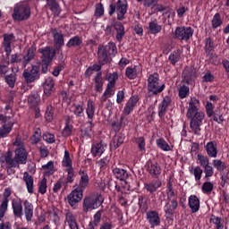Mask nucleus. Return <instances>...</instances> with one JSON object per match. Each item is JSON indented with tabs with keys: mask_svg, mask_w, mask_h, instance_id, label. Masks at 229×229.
I'll return each instance as SVG.
<instances>
[{
	"mask_svg": "<svg viewBox=\"0 0 229 229\" xmlns=\"http://www.w3.org/2000/svg\"><path fill=\"white\" fill-rule=\"evenodd\" d=\"M62 167L64 169H71L72 167V159H71V154L69 150L64 151V155L62 159Z\"/></svg>",
	"mask_w": 229,
	"mask_h": 229,
	"instance_id": "nucleus-39",
	"label": "nucleus"
},
{
	"mask_svg": "<svg viewBox=\"0 0 229 229\" xmlns=\"http://www.w3.org/2000/svg\"><path fill=\"white\" fill-rule=\"evenodd\" d=\"M188 207L191 214H196L197 212H199V208L201 207L199 198H198V196L196 195H191L188 198Z\"/></svg>",
	"mask_w": 229,
	"mask_h": 229,
	"instance_id": "nucleus-15",
	"label": "nucleus"
},
{
	"mask_svg": "<svg viewBox=\"0 0 229 229\" xmlns=\"http://www.w3.org/2000/svg\"><path fill=\"white\" fill-rule=\"evenodd\" d=\"M106 149V145L103 141L95 142L91 146V155L96 158V157H101Z\"/></svg>",
	"mask_w": 229,
	"mask_h": 229,
	"instance_id": "nucleus-18",
	"label": "nucleus"
},
{
	"mask_svg": "<svg viewBox=\"0 0 229 229\" xmlns=\"http://www.w3.org/2000/svg\"><path fill=\"white\" fill-rule=\"evenodd\" d=\"M83 191L84 190L76 188L68 195L67 199L71 207H74V205L81 201V198H83Z\"/></svg>",
	"mask_w": 229,
	"mask_h": 229,
	"instance_id": "nucleus-10",
	"label": "nucleus"
},
{
	"mask_svg": "<svg viewBox=\"0 0 229 229\" xmlns=\"http://www.w3.org/2000/svg\"><path fill=\"white\" fill-rule=\"evenodd\" d=\"M31 17V8L24 2H19L14 4L12 18L13 21L22 22Z\"/></svg>",
	"mask_w": 229,
	"mask_h": 229,
	"instance_id": "nucleus-3",
	"label": "nucleus"
},
{
	"mask_svg": "<svg viewBox=\"0 0 229 229\" xmlns=\"http://www.w3.org/2000/svg\"><path fill=\"white\" fill-rule=\"evenodd\" d=\"M171 105V98L165 97L162 102L158 105V117L162 119L164 115H165V112H167V107Z\"/></svg>",
	"mask_w": 229,
	"mask_h": 229,
	"instance_id": "nucleus-24",
	"label": "nucleus"
},
{
	"mask_svg": "<svg viewBox=\"0 0 229 229\" xmlns=\"http://www.w3.org/2000/svg\"><path fill=\"white\" fill-rule=\"evenodd\" d=\"M148 30L150 35H158V33L162 31V25L158 24L157 19H152V21L148 22Z\"/></svg>",
	"mask_w": 229,
	"mask_h": 229,
	"instance_id": "nucleus-28",
	"label": "nucleus"
},
{
	"mask_svg": "<svg viewBox=\"0 0 229 229\" xmlns=\"http://www.w3.org/2000/svg\"><path fill=\"white\" fill-rule=\"evenodd\" d=\"M189 173L191 174V176H194L195 182H199L201 180V176L203 175V169L199 165H191L189 167Z\"/></svg>",
	"mask_w": 229,
	"mask_h": 229,
	"instance_id": "nucleus-32",
	"label": "nucleus"
},
{
	"mask_svg": "<svg viewBox=\"0 0 229 229\" xmlns=\"http://www.w3.org/2000/svg\"><path fill=\"white\" fill-rule=\"evenodd\" d=\"M24 214L26 220L28 222L31 221L33 218V204L30 203L28 200L24 201Z\"/></svg>",
	"mask_w": 229,
	"mask_h": 229,
	"instance_id": "nucleus-36",
	"label": "nucleus"
},
{
	"mask_svg": "<svg viewBox=\"0 0 229 229\" xmlns=\"http://www.w3.org/2000/svg\"><path fill=\"white\" fill-rule=\"evenodd\" d=\"M55 92V81L53 78L48 77L44 83V94L46 96H51Z\"/></svg>",
	"mask_w": 229,
	"mask_h": 229,
	"instance_id": "nucleus-29",
	"label": "nucleus"
},
{
	"mask_svg": "<svg viewBox=\"0 0 229 229\" xmlns=\"http://www.w3.org/2000/svg\"><path fill=\"white\" fill-rule=\"evenodd\" d=\"M22 76L26 83H33L40 79V68L38 65H32L30 71L27 69L23 71Z\"/></svg>",
	"mask_w": 229,
	"mask_h": 229,
	"instance_id": "nucleus-8",
	"label": "nucleus"
},
{
	"mask_svg": "<svg viewBox=\"0 0 229 229\" xmlns=\"http://www.w3.org/2000/svg\"><path fill=\"white\" fill-rule=\"evenodd\" d=\"M45 176H51L55 173V162L49 161L47 164L42 165Z\"/></svg>",
	"mask_w": 229,
	"mask_h": 229,
	"instance_id": "nucleus-46",
	"label": "nucleus"
},
{
	"mask_svg": "<svg viewBox=\"0 0 229 229\" xmlns=\"http://www.w3.org/2000/svg\"><path fill=\"white\" fill-rule=\"evenodd\" d=\"M147 221L149 223L150 226H160V216L157 211L147 212Z\"/></svg>",
	"mask_w": 229,
	"mask_h": 229,
	"instance_id": "nucleus-21",
	"label": "nucleus"
},
{
	"mask_svg": "<svg viewBox=\"0 0 229 229\" xmlns=\"http://www.w3.org/2000/svg\"><path fill=\"white\" fill-rule=\"evenodd\" d=\"M137 103H139V97L137 96L131 97L123 108L124 115H130V114L133 112V109L135 108V106H137Z\"/></svg>",
	"mask_w": 229,
	"mask_h": 229,
	"instance_id": "nucleus-19",
	"label": "nucleus"
},
{
	"mask_svg": "<svg viewBox=\"0 0 229 229\" xmlns=\"http://www.w3.org/2000/svg\"><path fill=\"white\" fill-rule=\"evenodd\" d=\"M43 140L47 142V144H54L55 138V134H51L49 132H46L43 134Z\"/></svg>",
	"mask_w": 229,
	"mask_h": 229,
	"instance_id": "nucleus-64",
	"label": "nucleus"
},
{
	"mask_svg": "<svg viewBox=\"0 0 229 229\" xmlns=\"http://www.w3.org/2000/svg\"><path fill=\"white\" fill-rule=\"evenodd\" d=\"M41 137H42V132L40 131V129H37L31 137V143L38 144V142H40Z\"/></svg>",
	"mask_w": 229,
	"mask_h": 229,
	"instance_id": "nucleus-60",
	"label": "nucleus"
},
{
	"mask_svg": "<svg viewBox=\"0 0 229 229\" xmlns=\"http://www.w3.org/2000/svg\"><path fill=\"white\" fill-rule=\"evenodd\" d=\"M204 149L209 158H217L219 150L217 149V141L211 140L204 146Z\"/></svg>",
	"mask_w": 229,
	"mask_h": 229,
	"instance_id": "nucleus-12",
	"label": "nucleus"
},
{
	"mask_svg": "<svg viewBox=\"0 0 229 229\" xmlns=\"http://www.w3.org/2000/svg\"><path fill=\"white\" fill-rule=\"evenodd\" d=\"M98 58L100 65H106V64H108L110 58L108 57V54L105 51V46H98Z\"/></svg>",
	"mask_w": 229,
	"mask_h": 229,
	"instance_id": "nucleus-23",
	"label": "nucleus"
},
{
	"mask_svg": "<svg viewBox=\"0 0 229 229\" xmlns=\"http://www.w3.org/2000/svg\"><path fill=\"white\" fill-rule=\"evenodd\" d=\"M83 44V39L80 36L71 38L66 43V47H80Z\"/></svg>",
	"mask_w": 229,
	"mask_h": 229,
	"instance_id": "nucleus-40",
	"label": "nucleus"
},
{
	"mask_svg": "<svg viewBox=\"0 0 229 229\" xmlns=\"http://www.w3.org/2000/svg\"><path fill=\"white\" fill-rule=\"evenodd\" d=\"M47 5L49 7V10H51L54 13V15L55 17H58L62 13L60 4L56 3V0H47Z\"/></svg>",
	"mask_w": 229,
	"mask_h": 229,
	"instance_id": "nucleus-34",
	"label": "nucleus"
},
{
	"mask_svg": "<svg viewBox=\"0 0 229 229\" xmlns=\"http://www.w3.org/2000/svg\"><path fill=\"white\" fill-rule=\"evenodd\" d=\"M156 144L159 149L162 151H171L173 148H171V146L165 141L164 139H158L156 140Z\"/></svg>",
	"mask_w": 229,
	"mask_h": 229,
	"instance_id": "nucleus-47",
	"label": "nucleus"
},
{
	"mask_svg": "<svg viewBox=\"0 0 229 229\" xmlns=\"http://www.w3.org/2000/svg\"><path fill=\"white\" fill-rule=\"evenodd\" d=\"M212 116H213V121H215V123H217L218 124H221L225 121L223 114H221L219 111L213 112Z\"/></svg>",
	"mask_w": 229,
	"mask_h": 229,
	"instance_id": "nucleus-63",
	"label": "nucleus"
},
{
	"mask_svg": "<svg viewBox=\"0 0 229 229\" xmlns=\"http://www.w3.org/2000/svg\"><path fill=\"white\" fill-rule=\"evenodd\" d=\"M104 49L109 55V56H115L117 55V46L112 41L106 46H104Z\"/></svg>",
	"mask_w": 229,
	"mask_h": 229,
	"instance_id": "nucleus-44",
	"label": "nucleus"
},
{
	"mask_svg": "<svg viewBox=\"0 0 229 229\" xmlns=\"http://www.w3.org/2000/svg\"><path fill=\"white\" fill-rule=\"evenodd\" d=\"M54 114H55V109L53 108V106H48L47 107V112L45 114L46 121H47L48 123H51Z\"/></svg>",
	"mask_w": 229,
	"mask_h": 229,
	"instance_id": "nucleus-61",
	"label": "nucleus"
},
{
	"mask_svg": "<svg viewBox=\"0 0 229 229\" xmlns=\"http://www.w3.org/2000/svg\"><path fill=\"white\" fill-rule=\"evenodd\" d=\"M140 73V65H134L130 66L125 69V75L129 80H135Z\"/></svg>",
	"mask_w": 229,
	"mask_h": 229,
	"instance_id": "nucleus-26",
	"label": "nucleus"
},
{
	"mask_svg": "<svg viewBox=\"0 0 229 229\" xmlns=\"http://www.w3.org/2000/svg\"><path fill=\"white\" fill-rule=\"evenodd\" d=\"M146 165L147 171L148 173H149L152 178H158L162 174V168L160 167V165H158V163H153L151 161H148Z\"/></svg>",
	"mask_w": 229,
	"mask_h": 229,
	"instance_id": "nucleus-16",
	"label": "nucleus"
},
{
	"mask_svg": "<svg viewBox=\"0 0 229 229\" xmlns=\"http://www.w3.org/2000/svg\"><path fill=\"white\" fill-rule=\"evenodd\" d=\"M15 159L19 164L24 165L28 162V152L24 147H19L15 149Z\"/></svg>",
	"mask_w": 229,
	"mask_h": 229,
	"instance_id": "nucleus-20",
	"label": "nucleus"
},
{
	"mask_svg": "<svg viewBox=\"0 0 229 229\" xmlns=\"http://www.w3.org/2000/svg\"><path fill=\"white\" fill-rule=\"evenodd\" d=\"M4 162L7 165V167H19V161L15 158H13V155L12 154V151H7L4 156Z\"/></svg>",
	"mask_w": 229,
	"mask_h": 229,
	"instance_id": "nucleus-31",
	"label": "nucleus"
},
{
	"mask_svg": "<svg viewBox=\"0 0 229 229\" xmlns=\"http://www.w3.org/2000/svg\"><path fill=\"white\" fill-rule=\"evenodd\" d=\"M197 163L200 165V167H205L210 164V160L207 156H204L203 154H198Z\"/></svg>",
	"mask_w": 229,
	"mask_h": 229,
	"instance_id": "nucleus-51",
	"label": "nucleus"
},
{
	"mask_svg": "<svg viewBox=\"0 0 229 229\" xmlns=\"http://www.w3.org/2000/svg\"><path fill=\"white\" fill-rule=\"evenodd\" d=\"M51 33L54 38V47L55 49H56V51H60V49H62V47H64V46L65 45L64 34L62 33V30L57 29H53Z\"/></svg>",
	"mask_w": 229,
	"mask_h": 229,
	"instance_id": "nucleus-9",
	"label": "nucleus"
},
{
	"mask_svg": "<svg viewBox=\"0 0 229 229\" xmlns=\"http://www.w3.org/2000/svg\"><path fill=\"white\" fill-rule=\"evenodd\" d=\"M71 112L76 115V117H83L85 115V107L83 104L74 103L72 105Z\"/></svg>",
	"mask_w": 229,
	"mask_h": 229,
	"instance_id": "nucleus-33",
	"label": "nucleus"
},
{
	"mask_svg": "<svg viewBox=\"0 0 229 229\" xmlns=\"http://www.w3.org/2000/svg\"><path fill=\"white\" fill-rule=\"evenodd\" d=\"M105 80L108 81L107 85L115 87V83H117V80H119V74H117V72L107 73L105 77Z\"/></svg>",
	"mask_w": 229,
	"mask_h": 229,
	"instance_id": "nucleus-45",
	"label": "nucleus"
},
{
	"mask_svg": "<svg viewBox=\"0 0 229 229\" xmlns=\"http://www.w3.org/2000/svg\"><path fill=\"white\" fill-rule=\"evenodd\" d=\"M180 58H182V51L180 49H176L169 55L168 61L172 65H176V64L180 62Z\"/></svg>",
	"mask_w": 229,
	"mask_h": 229,
	"instance_id": "nucleus-41",
	"label": "nucleus"
},
{
	"mask_svg": "<svg viewBox=\"0 0 229 229\" xmlns=\"http://www.w3.org/2000/svg\"><path fill=\"white\" fill-rule=\"evenodd\" d=\"M182 76L187 85H192V81H194V78H196L194 72H187V70L183 72Z\"/></svg>",
	"mask_w": 229,
	"mask_h": 229,
	"instance_id": "nucleus-53",
	"label": "nucleus"
},
{
	"mask_svg": "<svg viewBox=\"0 0 229 229\" xmlns=\"http://www.w3.org/2000/svg\"><path fill=\"white\" fill-rule=\"evenodd\" d=\"M65 173H67L66 176V183H72L74 182V167L73 168H66L64 169Z\"/></svg>",
	"mask_w": 229,
	"mask_h": 229,
	"instance_id": "nucleus-59",
	"label": "nucleus"
},
{
	"mask_svg": "<svg viewBox=\"0 0 229 229\" xmlns=\"http://www.w3.org/2000/svg\"><path fill=\"white\" fill-rule=\"evenodd\" d=\"M95 81V90L97 92H102L103 91V74L101 72H98L97 75L94 78Z\"/></svg>",
	"mask_w": 229,
	"mask_h": 229,
	"instance_id": "nucleus-42",
	"label": "nucleus"
},
{
	"mask_svg": "<svg viewBox=\"0 0 229 229\" xmlns=\"http://www.w3.org/2000/svg\"><path fill=\"white\" fill-rule=\"evenodd\" d=\"M113 174L116 180H120V182H123L125 185H128V182H126L127 178H130V174H128V171L114 167L113 168Z\"/></svg>",
	"mask_w": 229,
	"mask_h": 229,
	"instance_id": "nucleus-17",
	"label": "nucleus"
},
{
	"mask_svg": "<svg viewBox=\"0 0 229 229\" xmlns=\"http://www.w3.org/2000/svg\"><path fill=\"white\" fill-rule=\"evenodd\" d=\"M162 187V182L160 180H153L148 183H144V189L147 192L153 194V192H157L158 189Z\"/></svg>",
	"mask_w": 229,
	"mask_h": 229,
	"instance_id": "nucleus-25",
	"label": "nucleus"
},
{
	"mask_svg": "<svg viewBox=\"0 0 229 229\" xmlns=\"http://www.w3.org/2000/svg\"><path fill=\"white\" fill-rule=\"evenodd\" d=\"M191 95V89L185 84L181 85L178 88V96L180 99H185V98H189Z\"/></svg>",
	"mask_w": 229,
	"mask_h": 229,
	"instance_id": "nucleus-43",
	"label": "nucleus"
},
{
	"mask_svg": "<svg viewBox=\"0 0 229 229\" xmlns=\"http://www.w3.org/2000/svg\"><path fill=\"white\" fill-rule=\"evenodd\" d=\"M12 131V125L4 124L0 127V137L4 139V137H8V133Z\"/></svg>",
	"mask_w": 229,
	"mask_h": 229,
	"instance_id": "nucleus-56",
	"label": "nucleus"
},
{
	"mask_svg": "<svg viewBox=\"0 0 229 229\" xmlns=\"http://www.w3.org/2000/svg\"><path fill=\"white\" fill-rule=\"evenodd\" d=\"M39 53L42 55L41 61L51 64L53 62V58H55L56 55V50H55V48H51V47H46L41 48Z\"/></svg>",
	"mask_w": 229,
	"mask_h": 229,
	"instance_id": "nucleus-13",
	"label": "nucleus"
},
{
	"mask_svg": "<svg viewBox=\"0 0 229 229\" xmlns=\"http://www.w3.org/2000/svg\"><path fill=\"white\" fill-rule=\"evenodd\" d=\"M97 164L100 169H106L108 167V164H110V157H106L98 161H97Z\"/></svg>",
	"mask_w": 229,
	"mask_h": 229,
	"instance_id": "nucleus-58",
	"label": "nucleus"
},
{
	"mask_svg": "<svg viewBox=\"0 0 229 229\" xmlns=\"http://www.w3.org/2000/svg\"><path fill=\"white\" fill-rule=\"evenodd\" d=\"M186 117L190 119V128L194 135H201V124L205 119V113L199 111L201 102L196 97H192L188 102Z\"/></svg>",
	"mask_w": 229,
	"mask_h": 229,
	"instance_id": "nucleus-1",
	"label": "nucleus"
},
{
	"mask_svg": "<svg viewBox=\"0 0 229 229\" xmlns=\"http://www.w3.org/2000/svg\"><path fill=\"white\" fill-rule=\"evenodd\" d=\"M79 175H80L81 179H80L78 189L85 191V189H87V187H89V182H90L89 174L85 170H80Z\"/></svg>",
	"mask_w": 229,
	"mask_h": 229,
	"instance_id": "nucleus-22",
	"label": "nucleus"
},
{
	"mask_svg": "<svg viewBox=\"0 0 229 229\" xmlns=\"http://www.w3.org/2000/svg\"><path fill=\"white\" fill-rule=\"evenodd\" d=\"M86 114L89 119V122L86 123V126L88 127L81 131V135L84 139H90L92 137V128H94L92 119H94V114H96V104H94L92 99H89L87 102Z\"/></svg>",
	"mask_w": 229,
	"mask_h": 229,
	"instance_id": "nucleus-4",
	"label": "nucleus"
},
{
	"mask_svg": "<svg viewBox=\"0 0 229 229\" xmlns=\"http://www.w3.org/2000/svg\"><path fill=\"white\" fill-rule=\"evenodd\" d=\"M23 181L26 183L28 192L30 194H33V176L30 175L28 172H24Z\"/></svg>",
	"mask_w": 229,
	"mask_h": 229,
	"instance_id": "nucleus-38",
	"label": "nucleus"
},
{
	"mask_svg": "<svg viewBox=\"0 0 229 229\" xmlns=\"http://www.w3.org/2000/svg\"><path fill=\"white\" fill-rule=\"evenodd\" d=\"M105 15V7L103 4H97L95 9V17H103Z\"/></svg>",
	"mask_w": 229,
	"mask_h": 229,
	"instance_id": "nucleus-62",
	"label": "nucleus"
},
{
	"mask_svg": "<svg viewBox=\"0 0 229 229\" xmlns=\"http://www.w3.org/2000/svg\"><path fill=\"white\" fill-rule=\"evenodd\" d=\"M213 167L216 169L219 173H223L226 169V164L221 159H213L212 161Z\"/></svg>",
	"mask_w": 229,
	"mask_h": 229,
	"instance_id": "nucleus-48",
	"label": "nucleus"
},
{
	"mask_svg": "<svg viewBox=\"0 0 229 229\" xmlns=\"http://www.w3.org/2000/svg\"><path fill=\"white\" fill-rule=\"evenodd\" d=\"M174 38L177 40H189L194 35V30L191 27L178 26L174 30Z\"/></svg>",
	"mask_w": 229,
	"mask_h": 229,
	"instance_id": "nucleus-7",
	"label": "nucleus"
},
{
	"mask_svg": "<svg viewBox=\"0 0 229 229\" xmlns=\"http://www.w3.org/2000/svg\"><path fill=\"white\" fill-rule=\"evenodd\" d=\"M223 24V20H221V14L219 13H216L214 16L213 19L211 20V26L213 30H217L219 26Z\"/></svg>",
	"mask_w": 229,
	"mask_h": 229,
	"instance_id": "nucleus-49",
	"label": "nucleus"
},
{
	"mask_svg": "<svg viewBox=\"0 0 229 229\" xmlns=\"http://www.w3.org/2000/svg\"><path fill=\"white\" fill-rule=\"evenodd\" d=\"M12 207L15 217H22V201L21 199H13Z\"/></svg>",
	"mask_w": 229,
	"mask_h": 229,
	"instance_id": "nucleus-30",
	"label": "nucleus"
},
{
	"mask_svg": "<svg viewBox=\"0 0 229 229\" xmlns=\"http://www.w3.org/2000/svg\"><path fill=\"white\" fill-rule=\"evenodd\" d=\"M117 15L118 21H124L126 19V12H128V1L126 0H118L116 5L111 4L109 5V15H114L115 13Z\"/></svg>",
	"mask_w": 229,
	"mask_h": 229,
	"instance_id": "nucleus-6",
	"label": "nucleus"
},
{
	"mask_svg": "<svg viewBox=\"0 0 229 229\" xmlns=\"http://www.w3.org/2000/svg\"><path fill=\"white\" fill-rule=\"evenodd\" d=\"M38 192L40 194H46L47 192V179L43 178L38 183Z\"/></svg>",
	"mask_w": 229,
	"mask_h": 229,
	"instance_id": "nucleus-57",
	"label": "nucleus"
},
{
	"mask_svg": "<svg viewBox=\"0 0 229 229\" xmlns=\"http://www.w3.org/2000/svg\"><path fill=\"white\" fill-rule=\"evenodd\" d=\"M3 47L4 49L6 56L12 55V44L15 42V36L13 33L3 35Z\"/></svg>",
	"mask_w": 229,
	"mask_h": 229,
	"instance_id": "nucleus-11",
	"label": "nucleus"
},
{
	"mask_svg": "<svg viewBox=\"0 0 229 229\" xmlns=\"http://www.w3.org/2000/svg\"><path fill=\"white\" fill-rule=\"evenodd\" d=\"M213 224L216 229H226L225 228V220L219 216H215L212 219Z\"/></svg>",
	"mask_w": 229,
	"mask_h": 229,
	"instance_id": "nucleus-55",
	"label": "nucleus"
},
{
	"mask_svg": "<svg viewBox=\"0 0 229 229\" xmlns=\"http://www.w3.org/2000/svg\"><path fill=\"white\" fill-rule=\"evenodd\" d=\"M35 51H37V49L34 47H29L27 55L23 56L22 67L26 68V65L35 58Z\"/></svg>",
	"mask_w": 229,
	"mask_h": 229,
	"instance_id": "nucleus-35",
	"label": "nucleus"
},
{
	"mask_svg": "<svg viewBox=\"0 0 229 229\" xmlns=\"http://www.w3.org/2000/svg\"><path fill=\"white\" fill-rule=\"evenodd\" d=\"M101 216H103V212L101 210L97 211L93 216V221L89 222V225L98 226L99 223H101Z\"/></svg>",
	"mask_w": 229,
	"mask_h": 229,
	"instance_id": "nucleus-54",
	"label": "nucleus"
},
{
	"mask_svg": "<svg viewBox=\"0 0 229 229\" xmlns=\"http://www.w3.org/2000/svg\"><path fill=\"white\" fill-rule=\"evenodd\" d=\"M204 169V180H206V182H208L210 180V178H212V176H214V166L210 165H207L206 166L203 167Z\"/></svg>",
	"mask_w": 229,
	"mask_h": 229,
	"instance_id": "nucleus-50",
	"label": "nucleus"
},
{
	"mask_svg": "<svg viewBox=\"0 0 229 229\" xmlns=\"http://www.w3.org/2000/svg\"><path fill=\"white\" fill-rule=\"evenodd\" d=\"M103 201H105V199L101 193H95L85 197L82 201V212L87 214L96 210V208H99L103 205Z\"/></svg>",
	"mask_w": 229,
	"mask_h": 229,
	"instance_id": "nucleus-2",
	"label": "nucleus"
},
{
	"mask_svg": "<svg viewBox=\"0 0 229 229\" xmlns=\"http://www.w3.org/2000/svg\"><path fill=\"white\" fill-rule=\"evenodd\" d=\"M201 191L203 194H211L212 191H214V183L209 181H206L201 186Z\"/></svg>",
	"mask_w": 229,
	"mask_h": 229,
	"instance_id": "nucleus-52",
	"label": "nucleus"
},
{
	"mask_svg": "<svg viewBox=\"0 0 229 229\" xmlns=\"http://www.w3.org/2000/svg\"><path fill=\"white\" fill-rule=\"evenodd\" d=\"M12 195V190L10 188H7L4 191V199L0 205V219H3L4 217V214H6V210H8V203H9V198Z\"/></svg>",
	"mask_w": 229,
	"mask_h": 229,
	"instance_id": "nucleus-14",
	"label": "nucleus"
},
{
	"mask_svg": "<svg viewBox=\"0 0 229 229\" xmlns=\"http://www.w3.org/2000/svg\"><path fill=\"white\" fill-rule=\"evenodd\" d=\"M114 28L116 31L115 38L117 42H122L123 38L124 37V35H126V31L124 30V25H123L121 21H116L114 24Z\"/></svg>",
	"mask_w": 229,
	"mask_h": 229,
	"instance_id": "nucleus-27",
	"label": "nucleus"
},
{
	"mask_svg": "<svg viewBox=\"0 0 229 229\" xmlns=\"http://www.w3.org/2000/svg\"><path fill=\"white\" fill-rule=\"evenodd\" d=\"M147 82L148 94H151L152 96H157V94L164 92V89H165V84H160V77L158 76V73L149 74Z\"/></svg>",
	"mask_w": 229,
	"mask_h": 229,
	"instance_id": "nucleus-5",
	"label": "nucleus"
},
{
	"mask_svg": "<svg viewBox=\"0 0 229 229\" xmlns=\"http://www.w3.org/2000/svg\"><path fill=\"white\" fill-rule=\"evenodd\" d=\"M124 142V134L116 133L112 141H111V148H114V149H117Z\"/></svg>",
	"mask_w": 229,
	"mask_h": 229,
	"instance_id": "nucleus-37",
	"label": "nucleus"
}]
</instances>
